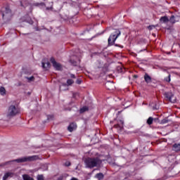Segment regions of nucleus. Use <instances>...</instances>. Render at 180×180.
<instances>
[{
    "label": "nucleus",
    "mask_w": 180,
    "mask_h": 180,
    "mask_svg": "<svg viewBox=\"0 0 180 180\" xmlns=\"http://www.w3.org/2000/svg\"><path fill=\"white\" fill-rule=\"evenodd\" d=\"M37 180H44V177L43 176V175L39 174V175L37 176Z\"/></svg>",
    "instance_id": "aec40b11"
},
{
    "label": "nucleus",
    "mask_w": 180,
    "mask_h": 180,
    "mask_svg": "<svg viewBox=\"0 0 180 180\" xmlns=\"http://www.w3.org/2000/svg\"><path fill=\"white\" fill-rule=\"evenodd\" d=\"M81 82H82V81L81 79H77L76 81V84H78L79 85V84H81Z\"/></svg>",
    "instance_id": "5701e85b"
},
{
    "label": "nucleus",
    "mask_w": 180,
    "mask_h": 180,
    "mask_svg": "<svg viewBox=\"0 0 180 180\" xmlns=\"http://www.w3.org/2000/svg\"><path fill=\"white\" fill-rule=\"evenodd\" d=\"M165 96L172 103H175V102H176V99L174 97V94L172 92L165 93Z\"/></svg>",
    "instance_id": "423d86ee"
},
{
    "label": "nucleus",
    "mask_w": 180,
    "mask_h": 180,
    "mask_svg": "<svg viewBox=\"0 0 180 180\" xmlns=\"http://www.w3.org/2000/svg\"><path fill=\"white\" fill-rule=\"evenodd\" d=\"M153 109H157V106L156 107H153Z\"/></svg>",
    "instance_id": "7c9ffc66"
},
{
    "label": "nucleus",
    "mask_w": 180,
    "mask_h": 180,
    "mask_svg": "<svg viewBox=\"0 0 180 180\" xmlns=\"http://www.w3.org/2000/svg\"><path fill=\"white\" fill-rule=\"evenodd\" d=\"M74 82V80L71 79H68L67 81V84L68 85H72V83Z\"/></svg>",
    "instance_id": "412c9836"
},
{
    "label": "nucleus",
    "mask_w": 180,
    "mask_h": 180,
    "mask_svg": "<svg viewBox=\"0 0 180 180\" xmlns=\"http://www.w3.org/2000/svg\"><path fill=\"white\" fill-rule=\"evenodd\" d=\"M120 34V31L116 30L114 34H111L108 38V44H110L111 46H112V44H115V41H116Z\"/></svg>",
    "instance_id": "20e7f679"
},
{
    "label": "nucleus",
    "mask_w": 180,
    "mask_h": 180,
    "mask_svg": "<svg viewBox=\"0 0 180 180\" xmlns=\"http://www.w3.org/2000/svg\"><path fill=\"white\" fill-rule=\"evenodd\" d=\"M84 163L87 168H94L99 167L102 164V161L98 158H87L85 160Z\"/></svg>",
    "instance_id": "f03ea898"
},
{
    "label": "nucleus",
    "mask_w": 180,
    "mask_h": 180,
    "mask_svg": "<svg viewBox=\"0 0 180 180\" xmlns=\"http://www.w3.org/2000/svg\"><path fill=\"white\" fill-rule=\"evenodd\" d=\"M2 16L3 18H5V16H11V9L6 8V11L3 13Z\"/></svg>",
    "instance_id": "9b49d317"
},
{
    "label": "nucleus",
    "mask_w": 180,
    "mask_h": 180,
    "mask_svg": "<svg viewBox=\"0 0 180 180\" xmlns=\"http://www.w3.org/2000/svg\"><path fill=\"white\" fill-rule=\"evenodd\" d=\"M167 82H169L171 81V75L168 76V79H166Z\"/></svg>",
    "instance_id": "b1692460"
},
{
    "label": "nucleus",
    "mask_w": 180,
    "mask_h": 180,
    "mask_svg": "<svg viewBox=\"0 0 180 180\" xmlns=\"http://www.w3.org/2000/svg\"><path fill=\"white\" fill-rule=\"evenodd\" d=\"M154 26L153 25H152V26H149L148 27V29H149V30H153V29H154Z\"/></svg>",
    "instance_id": "393cba45"
},
{
    "label": "nucleus",
    "mask_w": 180,
    "mask_h": 180,
    "mask_svg": "<svg viewBox=\"0 0 180 180\" xmlns=\"http://www.w3.org/2000/svg\"><path fill=\"white\" fill-rule=\"evenodd\" d=\"M123 121L120 120V124H118L119 127H120L121 129L123 127Z\"/></svg>",
    "instance_id": "4be33fe9"
},
{
    "label": "nucleus",
    "mask_w": 180,
    "mask_h": 180,
    "mask_svg": "<svg viewBox=\"0 0 180 180\" xmlns=\"http://www.w3.org/2000/svg\"><path fill=\"white\" fill-rule=\"evenodd\" d=\"M153 120H154V119L152 117H149L147 120L148 124H153Z\"/></svg>",
    "instance_id": "a211bd4d"
},
{
    "label": "nucleus",
    "mask_w": 180,
    "mask_h": 180,
    "mask_svg": "<svg viewBox=\"0 0 180 180\" xmlns=\"http://www.w3.org/2000/svg\"><path fill=\"white\" fill-rule=\"evenodd\" d=\"M173 148H174V151H180V143L174 144L173 146Z\"/></svg>",
    "instance_id": "2eb2a0df"
},
{
    "label": "nucleus",
    "mask_w": 180,
    "mask_h": 180,
    "mask_svg": "<svg viewBox=\"0 0 180 180\" xmlns=\"http://www.w3.org/2000/svg\"><path fill=\"white\" fill-rule=\"evenodd\" d=\"M40 5H41V6H46V4H45L44 3H41Z\"/></svg>",
    "instance_id": "bb28decb"
},
{
    "label": "nucleus",
    "mask_w": 180,
    "mask_h": 180,
    "mask_svg": "<svg viewBox=\"0 0 180 180\" xmlns=\"http://www.w3.org/2000/svg\"><path fill=\"white\" fill-rule=\"evenodd\" d=\"M51 63L53 65V67L57 71H61V70H63V66H61V64H60L59 63H57L56 61V59H54L53 58H51Z\"/></svg>",
    "instance_id": "39448f33"
},
{
    "label": "nucleus",
    "mask_w": 180,
    "mask_h": 180,
    "mask_svg": "<svg viewBox=\"0 0 180 180\" xmlns=\"http://www.w3.org/2000/svg\"><path fill=\"white\" fill-rule=\"evenodd\" d=\"M42 68L45 70H49L50 68V63L49 62H42Z\"/></svg>",
    "instance_id": "ddd939ff"
},
{
    "label": "nucleus",
    "mask_w": 180,
    "mask_h": 180,
    "mask_svg": "<svg viewBox=\"0 0 180 180\" xmlns=\"http://www.w3.org/2000/svg\"><path fill=\"white\" fill-rule=\"evenodd\" d=\"M71 180H77L76 178H72Z\"/></svg>",
    "instance_id": "c756f323"
},
{
    "label": "nucleus",
    "mask_w": 180,
    "mask_h": 180,
    "mask_svg": "<svg viewBox=\"0 0 180 180\" xmlns=\"http://www.w3.org/2000/svg\"><path fill=\"white\" fill-rule=\"evenodd\" d=\"M34 160H37V156H27L20 158L17 160H13L15 162L20 163V162H27L29 161H34Z\"/></svg>",
    "instance_id": "7ed1b4c3"
},
{
    "label": "nucleus",
    "mask_w": 180,
    "mask_h": 180,
    "mask_svg": "<svg viewBox=\"0 0 180 180\" xmlns=\"http://www.w3.org/2000/svg\"><path fill=\"white\" fill-rule=\"evenodd\" d=\"M13 175H15V174H13V172H8L4 174V175L3 176V180H6V179H8V178H12V176H13Z\"/></svg>",
    "instance_id": "0eeeda50"
},
{
    "label": "nucleus",
    "mask_w": 180,
    "mask_h": 180,
    "mask_svg": "<svg viewBox=\"0 0 180 180\" xmlns=\"http://www.w3.org/2000/svg\"><path fill=\"white\" fill-rule=\"evenodd\" d=\"M18 113H19V109H18L16 106L12 105L8 108L7 112H6L4 114V120H11L12 117H15V116H16V115H18Z\"/></svg>",
    "instance_id": "f257e3e1"
},
{
    "label": "nucleus",
    "mask_w": 180,
    "mask_h": 180,
    "mask_svg": "<svg viewBox=\"0 0 180 180\" xmlns=\"http://www.w3.org/2000/svg\"><path fill=\"white\" fill-rule=\"evenodd\" d=\"M75 129H77V124L75 123L70 124L68 127V130H69L70 131H74Z\"/></svg>",
    "instance_id": "1a4fd4ad"
},
{
    "label": "nucleus",
    "mask_w": 180,
    "mask_h": 180,
    "mask_svg": "<svg viewBox=\"0 0 180 180\" xmlns=\"http://www.w3.org/2000/svg\"><path fill=\"white\" fill-rule=\"evenodd\" d=\"M96 178L98 180L103 179V174L102 173H98L96 175Z\"/></svg>",
    "instance_id": "f3484780"
},
{
    "label": "nucleus",
    "mask_w": 180,
    "mask_h": 180,
    "mask_svg": "<svg viewBox=\"0 0 180 180\" xmlns=\"http://www.w3.org/2000/svg\"><path fill=\"white\" fill-rule=\"evenodd\" d=\"M88 110V107H83L80 109V113H84V112H86Z\"/></svg>",
    "instance_id": "6ab92c4d"
},
{
    "label": "nucleus",
    "mask_w": 180,
    "mask_h": 180,
    "mask_svg": "<svg viewBox=\"0 0 180 180\" xmlns=\"http://www.w3.org/2000/svg\"><path fill=\"white\" fill-rule=\"evenodd\" d=\"M0 94L2 96L6 95V90L5 89V87L0 88Z\"/></svg>",
    "instance_id": "dca6fc26"
},
{
    "label": "nucleus",
    "mask_w": 180,
    "mask_h": 180,
    "mask_svg": "<svg viewBox=\"0 0 180 180\" xmlns=\"http://www.w3.org/2000/svg\"><path fill=\"white\" fill-rule=\"evenodd\" d=\"M53 9V6L46 8V11H51Z\"/></svg>",
    "instance_id": "a878e982"
},
{
    "label": "nucleus",
    "mask_w": 180,
    "mask_h": 180,
    "mask_svg": "<svg viewBox=\"0 0 180 180\" xmlns=\"http://www.w3.org/2000/svg\"><path fill=\"white\" fill-rule=\"evenodd\" d=\"M160 20L161 23H167V22H169V19L167 16L162 17Z\"/></svg>",
    "instance_id": "f8f14e48"
},
{
    "label": "nucleus",
    "mask_w": 180,
    "mask_h": 180,
    "mask_svg": "<svg viewBox=\"0 0 180 180\" xmlns=\"http://www.w3.org/2000/svg\"><path fill=\"white\" fill-rule=\"evenodd\" d=\"M170 23H176V22H179V17L178 16H172L169 20Z\"/></svg>",
    "instance_id": "6e6552de"
},
{
    "label": "nucleus",
    "mask_w": 180,
    "mask_h": 180,
    "mask_svg": "<svg viewBox=\"0 0 180 180\" xmlns=\"http://www.w3.org/2000/svg\"><path fill=\"white\" fill-rule=\"evenodd\" d=\"M26 79L27 82H34L36 81V76L27 77Z\"/></svg>",
    "instance_id": "9d476101"
},
{
    "label": "nucleus",
    "mask_w": 180,
    "mask_h": 180,
    "mask_svg": "<svg viewBox=\"0 0 180 180\" xmlns=\"http://www.w3.org/2000/svg\"><path fill=\"white\" fill-rule=\"evenodd\" d=\"M70 77H71L72 78H75V75H71Z\"/></svg>",
    "instance_id": "cd10ccee"
},
{
    "label": "nucleus",
    "mask_w": 180,
    "mask_h": 180,
    "mask_svg": "<svg viewBox=\"0 0 180 180\" xmlns=\"http://www.w3.org/2000/svg\"><path fill=\"white\" fill-rule=\"evenodd\" d=\"M144 79L147 84H150V82H151V77L147 74L145 75Z\"/></svg>",
    "instance_id": "4468645a"
},
{
    "label": "nucleus",
    "mask_w": 180,
    "mask_h": 180,
    "mask_svg": "<svg viewBox=\"0 0 180 180\" xmlns=\"http://www.w3.org/2000/svg\"><path fill=\"white\" fill-rule=\"evenodd\" d=\"M65 165H66L67 167H69L70 162H66V163H65Z\"/></svg>",
    "instance_id": "c85d7f7f"
}]
</instances>
